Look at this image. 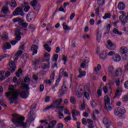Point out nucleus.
I'll return each mask as SVG.
<instances>
[{
    "label": "nucleus",
    "mask_w": 128,
    "mask_h": 128,
    "mask_svg": "<svg viewBox=\"0 0 128 128\" xmlns=\"http://www.w3.org/2000/svg\"><path fill=\"white\" fill-rule=\"evenodd\" d=\"M24 117L18 114H13L12 115V122L15 126H16V128H18L20 126L23 128H26V123L24 122Z\"/></svg>",
    "instance_id": "1"
},
{
    "label": "nucleus",
    "mask_w": 128,
    "mask_h": 128,
    "mask_svg": "<svg viewBox=\"0 0 128 128\" xmlns=\"http://www.w3.org/2000/svg\"><path fill=\"white\" fill-rule=\"evenodd\" d=\"M116 54V52L111 51L108 53V56H114V54Z\"/></svg>",
    "instance_id": "43"
},
{
    "label": "nucleus",
    "mask_w": 128,
    "mask_h": 128,
    "mask_svg": "<svg viewBox=\"0 0 128 128\" xmlns=\"http://www.w3.org/2000/svg\"><path fill=\"white\" fill-rule=\"evenodd\" d=\"M30 6H28L26 7H25L24 8V12H28V10H30Z\"/></svg>",
    "instance_id": "50"
},
{
    "label": "nucleus",
    "mask_w": 128,
    "mask_h": 128,
    "mask_svg": "<svg viewBox=\"0 0 128 128\" xmlns=\"http://www.w3.org/2000/svg\"><path fill=\"white\" fill-rule=\"evenodd\" d=\"M10 68H8V70H10L12 74L16 72V64H14V61H11L9 64Z\"/></svg>",
    "instance_id": "5"
},
{
    "label": "nucleus",
    "mask_w": 128,
    "mask_h": 128,
    "mask_svg": "<svg viewBox=\"0 0 128 128\" xmlns=\"http://www.w3.org/2000/svg\"><path fill=\"white\" fill-rule=\"evenodd\" d=\"M10 92H6L5 94L10 100H16L18 98L20 90L14 89V88H9Z\"/></svg>",
    "instance_id": "2"
},
{
    "label": "nucleus",
    "mask_w": 128,
    "mask_h": 128,
    "mask_svg": "<svg viewBox=\"0 0 128 128\" xmlns=\"http://www.w3.org/2000/svg\"><path fill=\"white\" fill-rule=\"evenodd\" d=\"M38 46L36 44H33L32 46L31 50L33 51L32 53V56H34V54H38Z\"/></svg>",
    "instance_id": "15"
},
{
    "label": "nucleus",
    "mask_w": 128,
    "mask_h": 128,
    "mask_svg": "<svg viewBox=\"0 0 128 128\" xmlns=\"http://www.w3.org/2000/svg\"><path fill=\"white\" fill-rule=\"evenodd\" d=\"M50 46V44H46L44 45V48L46 50L47 52H50V50H52V48L48 46Z\"/></svg>",
    "instance_id": "27"
},
{
    "label": "nucleus",
    "mask_w": 128,
    "mask_h": 128,
    "mask_svg": "<svg viewBox=\"0 0 128 128\" xmlns=\"http://www.w3.org/2000/svg\"><path fill=\"white\" fill-rule=\"evenodd\" d=\"M118 8L120 10H124L126 8V4L123 2H120L118 4Z\"/></svg>",
    "instance_id": "19"
},
{
    "label": "nucleus",
    "mask_w": 128,
    "mask_h": 128,
    "mask_svg": "<svg viewBox=\"0 0 128 128\" xmlns=\"http://www.w3.org/2000/svg\"><path fill=\"white\" fill-rule=\"evenodd\" d=\"M64 106H60L58 108H59V112H64Z\"/></svg>",
    "instance_id": "58"
},
{
    "label": "nucleus",
    "mask_w": 128,
    "mask_h": 128,
    "mask_svg": "<svg viewBox=\"0 0 128 128\" xmlns=\"http://www.w3.org/2000/svg\"><path fill=\"white\" fill-rule=\"evenodd\" d=\"M62 26H63V28L65 30H71V28H70L68 26V25L66 24V22H64L62 24Z\"/></svg>",
    "instance_id": "29"
},
{
    "label": "nucleus",
    "mask_w": 128,
    "mask_h": 128,
    "mask_svg": "<svg viewBox=\"0 0 128 128\" xmlns=\"http://www.w3.org/2000/svg\"><path fill=\"white\" fill-rule=\"evenodd\" d=\"M56 76V74L54 72L52 73V74L50 76V80H46L45 81V83L47 84H50L52 82H54V76Z\"/></svg>",
    "instance_id": "10"
},
{
    "label": "nucleus",
    "mask_w": 128,
    "mask_h": 128,
    "mask_svg": "<svg viewBox=\"0 0 128 128\" xmlns=\"http://www.w3.org/2000/svg\"><path fill=\"white\" fill-rule=\"evenodd\" d=\"M116 86H119L120 84V78H118V80H116Z\"/></svg>",
    "instance_id": "60"
},
{
    "label": "nucleus",
    "mask_w": 128,
    "mask_h": 128,
    "mask_svg": "<svg viewBox=\"0 0 128 128\" xmlns=\"http://www.w3.org/2000/svg\"><path fill=\"white\" fill-rule=\"evenodd\" d=\"M114 34H119V36H122V32H120L118 31V30L116 29V28H114L113 30Z\"/></svg>",
    "instance_id": "31"
},
{
    "label": "nucleus",
    "mask_w": 128,
    "mask_h": 128,
    "mask_svg": "<svg viewBox=\"0 0 128 128\" xmlns=\"http://www.w3.org/2000/svg\"><path fill=\"white\" fill-rule=\"evenodd\" d=\"M30 82V77L26 76L24 79V82Z\"/></svg>",
    "instance_id": "57"
},
{
    "label": "nucleus",
    "mask_w": 128,
    "mask_h": 128,
    "mask_svg": "<svg viewBox=\"0 0 128 128\" xmlns=\"http://www.w3.org/2000/svg\"><path fill=\"white\" fill-rule=\"evenodd\" d=\"M57 128H64V124L62 123H59L57 124Z\"/></svg>",
    "instance_id": "56"
},
{
    "label": "nucleus",
    "mask_w": 128,
    "mask_h": 128,
    "mask_svg": "<svg viewBox=\"0 0 128 128\" xmlns=\"http://www.w3.org/2000/svg\"><path fill=\"white\" fill-rule=\"evenodd\" d=\"M114 114H115V116H118V114H120L119 112H118V108L117 109H116L115 110H114Z\"/></svg>",
    "instance_id": "55"
},
{
    "label": "nucleus",
    "mask_w": 128,
    "mask_h": 128,
    "mask_svg": "<svg viewBox=\"0 0 128 128\" xmlns=\"http://www.w3.org/2000/svg\"><path fill=\"white\" fill-rule=\"evenodd\" d=\"M1 12L5 14H10V9H8V8L6 6H4L1 10Z\"/></svg>",
    "instance_id": "14"
},
{
    "label": "nucleus",
    "mask_w": 128,
    "mask_h": 128,
    "mask_svg": "<svg viewBox=\"0 0 128 128\" xmlns=\"http://www.w3.org/2000/svg\"><path fill=\"white\" fill-rule=\"evenodd\" d=\"M120 94H122V90H116L115 96H114V98H119V96H120Z\"/></svg>",
    "instance_id": "28"
},
{
    "label": "nucleus",
    "mask_w": 128,
    "mask_h": 128,
    "mask_svg": "<svg viewBox=\"0 0 128 128\" xmlns=\"http://www.w3.org/2000/svg\"><path fill=\"white\" fill-rule=\"evenodd\" d=\"M90 24L91 26H94V20L93 18L90 20Z\"/></svg>",
    "instance_id": "59"
},
{
    "label": "nucleus",
    "mask_w": 128,
    "mask_h": 128,
    "mask_svg": "<svg viewBox=\"0 0 128 128\" xmlns=\"http://www.w3.org/2000/svg\"><path fill=\"white\" fill-rule=\"evenodd\" d=\"M108 72L110 74H112L114 72V67L112 66H110L108 68Z\"/></svg>",
    "instance_id": "37"
},
{
    "label": "nucleus",
    "mask_w": 128,
    "mask_h": 128,
    "mask_svg": "<svg viewBox=\"0 0 128 128\" xmlns=\"http://www.w3.org/2000/svg\"><path fill=\"white\" fill-rule=\"evenodd\" d=\"M122 68H118L115 72V76H122Z\"/></svg>",
    "instance_id": "21"
},
{
    "label": "nucleus",
    "mask_w": 128,
    "mask_h": 128,
    "mask_svg": "<svg viewBox=\"0 0 128 128\" xmlns=\"http://www.w3.org/2000/svg\"><path fill=\"white\" fill-rule=\"evenodd\" d=\"M20 18H16L13 19L14 22H18L20 20Z\"/></svg>",
    "instance_id": "54"
},
{
    "label": "nucleus",
    "mask_w": 128,
    "mask_h": 128,
    "mask_svg": "<svg viewBox=\"0 0 128 128\" xmlns=\"http://www.w3.org/2000/svg\"><path fill=\"white\" fill-rule=\"evenodd\" d=\"M118 110L120 114H126V109L124 107L118 108Z\"/></svg>",
    "instance_id": "25"
},
{
    "label": "nucleus",
    "mask_w": 128,
    "mask_h": 128,
    "mask_svg": "<svg viewBox=\"0 0 128 128\" xmlns=\"http://www.w3.org/2000/svg\"><path fill=\"white\" fill-rule=\"evenodd\" d=\"M56 124V121L52 120L50 122V124L48 125V128H54V126Z\"/></svg>",
    "instance_id": "23"
},
{
    "label": "nucleus",
    "mask_w": 128,
    "mask_h": 128,
    "mask_svg": "<svg viewBox=\"0 0 128 128\" xmlns=\"http://www.w3.org/2000/svg\"><path fill=\"white\" fill-rule=\"evenodd\" d=\"M23 52L22 50H18L16 52L15 56H20L22 54Z\"/></svg>",
    "instance_id": "39"
},
{
    "label": "nucleus",
    "mask_w": 128,
    "mask_h": 128,
    "mask_svg": "<svg viewBox=\"0 0 128 128\" xmlns=\"http://www.w3.org/2000/svg\"><path fill=\"white\" fill-rule=\"evenodd\" d=\"M100 68H102V66L100 64H98L96 68H95L94 70L95 72H98V70H100Z\"/></svg>",
    "instance_id": "35"
},
{
    "label": "nucleus",
    "mask_w": 128,
    "mask_h": 128,
    "mask_svg": "<svg viewBox=\"0 0 128 128\" xmlns=\"http://www.w3.org/2000/svg\"><path fill=\"white\" fill-rule=\"evenodd\" d=\"M100 58L102 60H106V58H108V53L106 52V51H102L100 53Z\"/></svg>",
    "instance_id": "12"
},
{
    "label": "nucleus",
    "mask_w": 128,
    "mask_h": 128,
    "mask_svg": "<svg viewBox=\"0 0 128 128\" xmlns=\"http://www.w3.org/2000/svg\"><path fill=\"white\" fill-rule=\"evenodd\" d=\"M108 44L109 46H110V50H116V46H114V44L112 42V40H110L107 41Z\"/></svg>",
    "instance_id": "17"
},
{
    "label": "nucleus",
    "mask_w": 128,
    "mask_h": 128,
    "mask_svg": "<svg viewBox=\"0 0 128 128\" xmlns=\"http://www.w3.org/2000/svg\"><path fill=\"white\" fill-rule=\"evenodd\" d=\"M20 32H22V28L18 27L16 29L15 31L16 40H20V38H22V36H24V33Z\"/></svg>",
    "instance_id": "4"
},
{
    "label": "nucleus",
    "mask_w": 128,
    "mask_h": 128,
    "mask_svg": "<svg viewBox=\"0 0 128 128\" xmlns=\"http://www.w3.org/2000/svg\"><path fill=\"white\" fill-rule=\"evenodd\" d=\"M124 72H128V64L124 66Z\"/></svg>",
    "instance_id": "64"
},
{
    "label": "nucleus",
    "mask_w": 128,
    "mask_h": 128,
    "mask_svg": "<svg viewBox=\"0 0 128 128\" xmlns=\"http://www.w3.org/2000/svg\"><path fill=\"white\" fill-rule=\"evenodd\" d=\"M84 96L88 100H90V94L88 92H84Z\"/></svg>",
    "instance_id": "42"
},
{
    "label": "nucleus",
    "mask_w": 128,
    "mask_h": 128,
    "mask_svg": "<svg viewBox=\"0 0 128 128\" xmlns=\"http://www.w3.org/2000/svg\"><path fill=\"white\" fill-rule=\"evenodd\" d=\"M13 14L14 16H18V14H20L22 16H24V14L22 8H17L13 12Z\"/></svg>",
    "instance_id": "6"
},
{
    "label": "nucleus",
    "mask_w": 128,
    "mask_h": 128,
    "mask_svg": "<svg viewBox=\"0 0 128 128\" xmlns=\"http://www.w3.org/2000/svg\"><path fill=\"white\" fill-rule=\"evenodd\" d=\"M21 88H24L26 90H30V87L28 86V84H22Z\"/></svg>",
    "instance_id": "30"
},
{
    "label": "nucleus",
    "mask_w": 128,
    "mask_h": 128,
    "mask_svg": "<svg viewBox=\"0 0 128 128\" xmlns=\"http://www.w3.org/2000/svg\"><path fill=\"white\" fill-rule=\"evenodd\" d=\"M78 72L80 74L78 76V78H82V76H86V72H82V69H78Z\"/></svg>",
    "instance_id": "22"
},
{
    "label": "nucleus",
    "mask_w": 128,
    "mask_h": 128,
    "mask_svg": "<svg viewBox=\"0 0 128 128\" xmlns=\"http://www.w3.org/2000/svg\"><path fill=\"white\" fill-rule=\"evenodd\" d=\"M120 52L122 54H126V52H128V48L124 46L121 47L120 48Z\"/></svg>",
    "instance_id": "24"
},
{
    "label": "nucleus",
    "mask_w": 128,
    "mask_h": 128,
    "mask_svg": "<svg viewBox=\"0 0 128 128\" xmlns=\"http://www.w3.org/2000/svg\"><path fill=\"white\" fill-rule=\"evenodd\" d=\"M36 15L34 12L29 13L26 16V20L28 22H30L32 20L33 18H34Z\"/></svg>",
    "instance_id": "11"
},
{
    "label": "nucleus",
    "mask_w": 128,
    "mask_h": 128,
    "mask_svg": "<svg viewBox=\"0 0 128 128\" xmlns=\"http://www.w3.org/2000/svg\"><path fill=\"white\" fill-rule=\"evenodd\" d=\"M106 18H110V14L106 13L103 16L104 20H106Z\"/></svg>",
    "instance_id": "33"
},
{
    "label": "nucleus",
    "mask_w": 128,
    "mask_h": 128,
    "mask_svg": "<svg viewBox=\"0 0 128 128\" xmlns=\"http://www.w3.org/2000/svg\"><path fill=\"white\" fill-rule=\"evenodd\" d=\"M102 32L100 30H97V33H96V40L98 42H100V40L102 39Z\"/></svg>",
    "instance_id": "20"
},
{
    "label": "nucleus",
    "mask_w": 128,
    "mask_h": 128,
    "mask_svg": "<svg viewBox=\"0 0 128 128\" xmlns=\"http://www.w3.org/2000/svg\"><path fill=\"white\" fill-rule=\"evenodd\" d=\"M28 6V2H24L21 5V8L22 10V8H26Z\"/></svg>",
    "instance_id": "40"
},
{
    "label": "nucleus",
    "mask_w": 128,
    "mask_h": 128,
    "mask_svg": "<svg viewBox=\"0 0 128 128\" xmlns=\"http://www.w3.org/2000/svg\"><path fill=\"white\" fill-rule=\"evenodd\" d=\"M62 99L58 98L52 101V104L46 108L45 110H50V108H58L62 106Z\"/></svg>",
    "instance_id": "3"
},
{
    "label": "nucleus",
    "mask_w": 128,
    "mask_h": 128,
    "mask_svg": "<svg viewBox=\"0 0 128 128\" xmlns=\"http://www.w3.org/2000/svg\"><path fill=\"white\" fill-rule=\"evenodd\" d=\"M30 93L28 91H22L20 94V96L22 98H26L28 96Z\"/></svg>",
    "instance_id": "16"
},
{
    "label": "nucleus",
    "mask_w": 128,
    "mask_h": 128,
    "mask_svg": "<svg viewBox=\"0 0 128 128\" xmlns=\"http://www.w3.org/2000/svg\"><path fill=\"white\" fill-rule=\"evenodd\" d=\"M62 60L64 61V64H66V62H68V58L66 56H62Z\"/></svg>",
    "instance_id": "41"
},
{
    "label": "nucleus",
    "mask_w": 128,
    "mask_h": 128,
    "mask_svg": "<svg viewBox=\"0 0 128 128\" xmlns=\"http://www.w3.org/2000/svg\"><path fill=\"white\" fill-rule=\"evenodd\" d=\"M82 124H84L85 126L88 124V122H86V119L85 118H83L82 119Z\"/></svg>",
    "instance_id": "49"
},
{
    "label": "nucleus",
    "mask_w": 128,
    "mask_h": 128,
    "mask_svg": "<svg viewBox=\"0 0 128 128\" xmlns=\"http://www.w3.org/2000/svg\"><path fill=\"white\" fill-rule=\"evenodd\" d=\"M112 60L115 62H120L122 60V57L119 54H116L113 56L112 57Z\"/></svg>",
    "instance_id": "7"
},
{
    "label": "nucleus",
    "mask_w": 128,
    "mask_h": 128,
    "mask_svg": "<svg viewBox=\"0 0 128 128\" xmlns=\"http://www.w3.org/2000/svg\"><path fill=\"white\" fill-rule=\"evenodd\" d=\"M122 102H128V96H124L122 98Z\"/></svg>",
    "instance_id": "47"
},
{
    "label": "nucleus",
    "mask_w": 128,
    "mask_h": 128,
    "mask_svg": "<svg viewBox=\"0 0 128 128\" xmlns=\"http://www.w3.org/2000/svg\"><path fill=\"white\" fill-rule=\"evenodd\" d=\"M103 124H105L106 128H108L110 126L111 122L106 117H104L103 119Z\"/></svg>",
    "instance_id": "13"
},
{
    "label": "nucleus",
    "mask_w": 128,
    "mask_h": 128,
    "mask_svg": "<svg viewBox=\"0 0 128 128\" xmlns=\"http://www.w3.org/2000/svg\"><path fill=\"white\" fill-rule=\"evenodd\" d=\"M90 35L88 34H84L83 36V38H84V40H88V38H90Z\"/></svg>",
    "instance_id": "53"
},
{
    "label": "nucleus",
    "mask_w": 128,
    "mask_h": 128,
    "mask_svg": "<svg viewBox=\"0 0 128 128\" xmlns=\"http://www.w3.org/2000/svg\"><path fill=\"white\" fill-rule=\"evenodd\" d=\"M40 60V58H38V59H35L34 60V62H33V65L34 66H36L38 64H39Z\"/></svg>",
    "instance_id": "32"
},
{
    "label": "nucleus",
    "mask_w": 128,
    "mask_h": 128,
    "mask_svg": "<svg viewBox=\"0 0 128 128\" xmlns=\"http://www.w3.org/2000/svg\"><path fill=\"white\" fill-rule=\"evenodd\" d=\"M1 38L2 40H4V42L8 40V34L6 32H4L1 36Z\"/></svg>",
    "instance_id": "18"
},
{
    "label": "nucleus",
    "mask_w": 128,
    "mask_h": 128,
    "mask_svg": "<svg viewBox=\"0 0 128 128\" xmlns=\"http://www.w3.org/2000/svg\"><path fill=\"white\" fill-rule=\"evenodd\" d=\"M44 88V84H41L40 85V92H42Z\"/></svg>",
    "instance_id": "63"
},
{
    "label": "nucleus",
    "mask_w": 128,
    "mask_h": 128,
    "mask_svg": "<svg viewBox=\"0 0 128 128\" xmlns=\"http://www.w3.org/2000/svg\"><path fill=\"white\" fill-rule=\"evenodd\" d=\"M11 6L12 8H16V2L14 0L11 1Z\"/></svg>",
    "instance_id": "36"
},
{
    "label": "nucleus",
    "mask_w": 128,
    "mask_h": 128,
    "mask_svg": "<svg viewBox=\"0 0 128 128\" xmlns=\"http://www.w3.org/2000/svg\"><path fill=\"white\" fill-rule=\"evenodd\" d=\"M10 48H12V45H10V42L5 43L4 44V48L5 50H10Z\"/></svg>",
    "instance_id": "26"
},
{
    "label": "nucleus",
    "mask_w": 128,
    "mask_h": 128,
    "mask_svg": "<svg viewBox=\"0 0 128 128\" xmlns=\"http://www.w3.org/2000/svg\"><path fill=\"white\" fill-rule=\"evenodd\" d=\"M103 90L104 92V93L106 94H108V87L106 86H104L103 87Z\"/></svg>",
    "instance_id": "51"
},
{
    "label": "nucleus",
    "mask_w": 128,
    "mask_h": 128,
    "mask_svg": "<svg viewBox=\"0 0 128 128\" xmlns=\"http://www.w3.org/2000/svg\"><path fill=\"white\" fill-rule=\"evenodd\" d=\"M124 86L125 88H127L128 90V80L126 81L124 83Z\"/></svg>",
    "instance_id": "62"
},
{
    "label": "nucleus",
    "mask_w": 128,
    "mask_h": 128,
    "mask_svg": "<svg viewBox=\"0 0 128 128\" xmlns=\"http://www.w3.org/2000/svg\"><path fill=\"white\" fill-rule=\"evenodd\" d=\"M36 4H38V0H33L30 3V5L34 8L36 6Z\"/></svg>",
    "instance_id": "34"
},
{
    "label": "nucleus",
    "mask_w": 128,
    "mask_h": 128,
    "mask_svg": "<svg viewBox=\"0 0 128 128\" xmlns=\"http://www.w3.org/2000/svg\"><path fill=\"white\" fill-rule=\"evenodd\" d=\"M80 68H86V64L82 62L80 65Z\"/></svg>",
    "instance_id": "46"
},
{
    "label": "nucleus",
    "mask_w": 128,
    "mask_h": 128,
    "mask_svg": "<svg viewBox=\"0 0 128 128\" xmlns=\"http://www.w3.org/2000/svg\"><path fill=\"white\" fill-rule=\"evenodd\" d=\"M72 116L74 118V120H78V118H76V112H72Z\"/></svg>",
    "instance_id": "48"
},
{
    "label": "nucleus",
    "mask_w": 128,
    "mask_h": 128,
    "mask_svg": "<svg viewBox=\"0 0 128 128\" xmlns=\"http://www.w3.org/2000/svg\"><path fill=\"white\" fill-rule=\"evenodd\" d=\"M110 24H108L106 26V32H110Z\"/></svg>",
    "instance_id": "52"
},
{
    "label": "nucleus",
    "mask_w": 128,
    "mask_h": 128,
    "mask_svg": "<svg viewBox=\"0 0 128 128\" xmlns=\"http://www.w3.org/2000/svg\"><path fill=\"white\" fill-rule=\"evenodd\" d=\"M87 122L89 125L90 124H94V122L92 120H90V119H88L87 120Z\"/></svg>",
    "instance_id": "61"
},
{
    "label": "nucleus",
    "mask_w": 128,
    "mask_h": 128,
    "mask_svg": "<svg viewBox=\"0 0 128 128\" xmlns=\"http://www.w3.org/2000/svg\"><path fill=\"white\" fill-rule=\"evenodd\" d=\"M28 120L29 122H32V120H34V108L30 110L28 114Z\"/></svg>",
    "instance_id": "8"
},
{
    "label": "nucleus",
    "mask_w": 128,
    "mask_h": 128,
    "mask_svg": "<svg viewBox=\"0 0 128 128\" xmlns=\"http://www.w3.org/2000/svg\"><path fill=\"white\" fill-rule=\"evenodd\" d=\"M58 54H55L53 56V58L54 60V62H57L58 61Z\"/></svg>",
    "instance_id": "45"
},
{
    "label": "nucleus",
    "mask_w": 128,
    "mask_h": 128,
    "mask_svg": "<svg viewBox=\"0 0 128 128\" xmlns=\"http://www.w3.org/2000/svg\"><path fill=\"white\" fill-rule=\"evenodd\" d=\"M104 100L105 102L104 108H108V106L110 104V98H108V96H106L104 97Z\"/></svg>",
    "instance_id": "9"
},
{
    "label": "nucleus",
    "mask_w": 128,
    "mask_h": 128,
    "mask_svg": "<svg viewBox=\"0 0 128 128\" xmlns=\"http://www.w3.org/2000/svg\"><path fill=\"white\" fill-rule=\"evenodd\" d=\"M70 102L71 104H76V98H74V96H72L70 98Z\"/></svg>",
    "instance_id": "38"
},
{
    "label": "nucleus",
    "mask_w": 128,
    "mask_h": 128,
    "mask_svg": "<svg viewBox=\"0 0 128 128\" xmlns=\"http://www.w3.org/2000/svg\"><path fill=\"white\" fill-rule=\"evenodd\" d=\"M82 62H84V64H88L90 62V60H88V57H86L84 60Z\"/></svg>",
    "instance_id": "44"
}]
</instances>
